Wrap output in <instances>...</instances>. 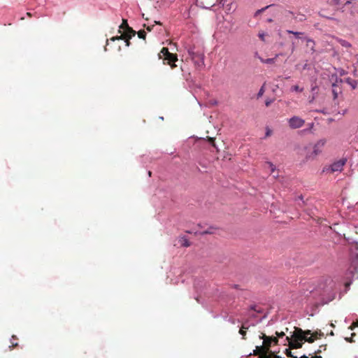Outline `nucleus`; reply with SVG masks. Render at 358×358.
Wrapping results in <instances>:
<instances>
[{
    "instance_id": "14",
    "label": "nucleus",
    "mask_w": 358,
    "mask_h": 358,
    "mask_svg": "<svg viewBox=\"0 0 358 358\" xmlns=\"http://www.w3.org/2000/svg\"><path fill=\"white\" fill-rule=\"evenodd\" d=\"M286 32L288 34H293L296 38H301V36L303 34V33L302 32L294 31L292 30H287Z\"/></svg>"
},
{
    "instance_id": "23",
    "label": "nucleus",
    "mask_w": 358,
    "mask_h": 358,
    "mask_svg": "<svg viewBox=\"0 0 358 358\" xmlns=\"http://www.w3.org/2000/svg\"><path fill=\"white\" fill-rule=\"evenodd\" d=\"M264 92H265V90H264V85L262 86L259 92L257 93V98L261 97L264 94Z\"/></svg>"
},
{
    "instance_id": "35",
    "label": "nucleus",
    "mask_w": 358,
    "mask_h": 358,
    "mask_svg": "<svg viewBox=\"0 0 358 358\" xmlns=\"http://www.w3.org/2000/svg\"><path fill=\"white\" fill-rule=\"evenodd\" d=\"M271 131L269 129H267V131L266 132V137H268L271 135Z\"/></svg>"
},
{
    "instance_id": "15",
    "label": "nucleus",
    "mask_w": 358,
    "mask_h": 358,
    "mask_svg": "<svg viewBox=\"0 0 358 358\" xmlns=\"http://www.w3.org/2000/svg\"><path fill=\"white\" fill-rule=\"evenodd\" d=\"M292 348H291L289 346V348H286L285 350V354L286 355L287 357H291V358H294V357H296V356H294L293 354L292 353Z\"/></svg>"
},
{
    "instance_id": "43",
    "label": "nucleus",
    "mask_w": 358,
    "mask_h": 358,
    "mask_svg": "<svg viewBox=\"0 0 358 358\" xmlns=\"http://www.w3.org/2000/svg\"><path fill=\"white\" fill-rule=\"evenodd\" d=\"M148 175H149V176H151L152 172L151 171H148Z\"/></svg>"
},
{
    "instance_id": "5",
    "label": "nucleus",
    "mask_w": 358,
    "mask_h": 358,
    "mask_svg": "<svg viewBox=\"0 0 358 358\" xmlns=\"http://www.w3.org/2000/svg\"><path fill=\"white\" fill-rule=\"evenodd\" d=\"M119 33L128 34L129 36L133 37L136 35V31L129 26L127 20H122L121 25L119 27Z\"/></svg>"
},
{
    "instance_id": "11",
    "label": "nucleus",
    "mask_w": 358,
    "mask_h": 358,
    "mask_svg": "<svg viewBox=\"0 0 358 358\" xmlns=\"http://www.w3.org/2000/svg\"><path fill=\"white\" fill-rule=\"evenodd\" d=\"M265 351V347L263 346H257L256 349L253 351L254 355H259L262 352Z\"/></svg>"
},
{
    "instance_id": "16",
    "label": "nucleus",
    "mask_w": 358,
    "mask_h": 358,
    "mask_svg": "<svg viewBox=\"0 0 358 358\" xmlns=\"http://www.w3.org/2000/svg\"><path fill=\"white\" fill-rule=\"evenodd\" d=\"M313 334L317 339L320 338L321 337L324 336V333L321 330H317V331H314L313 333Z\"/></svg>"
},
{
    "instance_id": "12",
    "label": "nucleus",
    "mask_w": 358,
    "mask_h": 358,
    "mask_svg": "<svg viewBox=\"0 0 358 358\" xmlns=\"http://www.w3.org/2000/svg\"><path fill=\"white\" fill-rule=\"evenodd\" d=\"M268 351L269 350H265L264 352H262L259 355V358H273V355H275L273 353H271V355H268Z\"/></svg>"
},
{
    "instance_id": "36",
    "label": "nucleus",
    "mask_w": 358,
    "mask_h": 358,
    "mask_svg": "<svg viewBox=\"0 0 358 358\" xmlns=\"http://www.w3.org/2000/svg\"><path fill=\"white\" fill-rule=\"evenodd\" d=\"M213 232L210 230H206L204 231L202 234H212Z\"/></svg>"
},
{
    "instance_id": "38",
    "label": "nucleus",
    "mask_w": 358,
    "mask_h": 358,
    "mask_svg": "<svg viewBox=\"0 0 358 358\" xmlns=\"http://www.w3.org/2000/svg\"><path fill=\"white\" fill-rule=\"evenodd\" d=\"M183 245L185 247H189L190 244L187 241H185V243L183 244Z\"/></svg>"
},
{
    "instance_id": "40",
    "label": "nucleus",
    "mask_w": 358,
    "mask_h": 358,
    "mask_svg": "<svg viewBox=\"0 0 358 358\" xmlns=\"http://www.w3.org/2000/svg\"><path fill=\"white\" fill-rule=\"evenodd\" d=\"M155 24H162V23L159 21H155Z\"/></svg>"
},
{
    "instance_id": "3",
    "label": "nucleus",
    "mask_w": 358,
    "mask_h": 358,
    "mask_svg": "<svg viewBox=\"0 0 358 358\" xmlns=\"http://www.w3.org/2000/svg\"><path fill=\"white\" fill-rule=\"evenodd\" d=\"M326 143L325 139H320L313 146V151L311 152L307 153L306 155V160H312L317 157L318 155H320L322 151V148L324 146Z\"/></svg>"
},
{
    "instance_id": "24",
    "label": "nucleus",
    "mask_w": 358,
    "mask_h": 358,
    "mask_svg": "<svg viewBox=\"0 0 358 358\" xmlns=\"http://www.w3.org/2000/svg\"><path fill=\"white\" fill-rule=\"evenodd\" d=\"M275 58H269L266 59L265 60H262V62L266 63V64H273L275 62Z\"/></svg>"
},
{
    "instance_id": "13",
    "label": "nucleus",
    "mask_w": 358,
    "mask_h": 358,
    "mask_svg": "<svg viewBox=\"0 0 358 358\" xmlns=\"http://www.w3.org/2000/svg\"><path fill=\"white\" fill-rule=\"evenodd\" d=\"M247 329H248V327H245V324H243L239 330V334L242 335L243 339H245Z\"/></svg>"
},
{
    "instance_id": "17",
    "label": "nucleus",
    "mask_w": 358,
    "mask_h": 358,
    "mask_svg": "<svg viewBox=\"0 0 358 358\" xmlns=\"http://www.w3.org/2000/svg\"><path fill=\"white\" fill-rule=\"evenodd\" d=\"M317 338L312 334L310 337L306 336L303 340V342H308L309 343H313Z\"/></svg>"
},
{
    "instance_id": "42",
    "label": "nucleus",
    "mask_w": 358,
    "mask_h": 358,
    "mask_svg": "<svg viewBox=\"0 0 358 358\" xmlns=\"http://www.w3.org/2000/svg\"><path fill=\"white\" fill-rule=\"evenodd\" d=\"M300 358H309V357L306 355H303Z\"/></svg>"
},
{
    "instance_id": "8",
    "label": "nucleus",
    "mask_w": 358,
    "mask_h": 358,
    "mask_svg": "<svg viewBox=\"0 0 358 358\" xmlns=\"http://www.w3.org/2000/svg\"><path fill=\"white\" fill-rule=\"evenodd\" d=\"M121 35L120 36H113L110 38V41H117V40H123L124 38H127V37H129V38H132L131 36H129L128 34H124V33H120Z\"/></svg>"
},
{
    "instance_id": "39",
    "label": "nucleus",
    "mask_w": 358,
    "mask_h": 358,
    "mask_svg": "<svg viewBox=\"0 0 358 358\" xmlns=\"http://www.w3.org/2000/svg\"><path fill=\"white\" fill-rule=\"evenodd\" d=\"M351 3V0H347L345 2V5Z\"/></svg>"
},
{
    "instance_id": "41",
    "label": "nucleus",
    "mask_w": 358,
    "mask_h": 358,
    "mask_svg": "<svg viewBox=\"0 0 358 358\" xmlns=\"http://www.w3.org/2000/svg\"><path fill=\"white\" fill-rule=\"evenodd\" d=\"M27 16H29V17H31V16H32L31 13H29V12H28V13H27Z\"/></svg>"
},
{
    "instance_id": "7",
    "label": "nucleus",
    "mask_w": 358,
    "mask_h": 358,
    "mask_svg": "<svg viewBox=\"0 0 358 358\" xmlns=\"http://www.w3.org/2000/svg\"><path fill=\"white\" fill-rule=\"evenodd\" d=\"M346 162L345 159H341L337 162H335L333 163L329 169L327 170H330L331 173L337 172V171H341L343 169V166L345 165Z\"/></svg>"
},
{
    "instance_id": "31",
    "label": "nucleus",
    "mask_w": 358,
    "mask_h": 358,
    "mask_svg": "<svg viewBox=\"0 0 358 358\" xmlns=\"http://www.w3.org/2000/svg\"><path fill=\"white\" fill-rule=\"evenodd\" d=\"M355 336V333H352V334H351V338H345V340H346L347 341H348V342H350V343L354 342V341H353V339H352V337H353V336Z\"/></svg>"
},
{
    "instance_id": "37",
    "label": "nucleus",
    "mask_w": 358,
    "mask_h": 358,
    "mask_svg": "<svg viewBox=\"0 0 358 358\" xmlns=\"http://www.w3.org/2000/svg\"><path fill=\"white\" fill-rule=\"evenodd\" d=\"M259 38H260L262 41H264V34H259Z\"/></svg>"
},
{
    "instance_id": "34",
    "label": "nucleus",
    "mask_w": 358,
    "mask_h": 358,
    "mask_svg": "<svg viewBox=\"0 0 358 358\" xmlns=\"http://www.w3.org/2000/svg\"><path fill=\"white\" fill-rule=\"evenodd\" d=\"M143 26H144V27L146 28L147 31H150L152 29V27H153L154 25H152V26H146L145 24H144Z\"/></svg>"
},
{
    "instance_id": "4",
    "label": "nucleus",
    "mask_w": 358,
    "mask_h": 358,
    "mask_svg": "<svg viewBox=\"0 0 358 358\" xmlns=\"http://www.w3.org/2000/svg\"><path fill=\"white\" fill-rule=\"evenodd\" d=\"M287 122L289 127L292 129H299L305 124V120L299 116H293Z\"/></svg>"
},
{
    "instance_id": "22",
    "label": "nucleus",
    "mask_w": 358,
    "mask_h": 358,
    "mask_svg": "<svg viewBox=\"0 0 358 358\" xmlns=\"http://www.w3.org/2000/svg\"><path fill=\"white\" fill-rule=\"evenodd\" d=\"M268 8V6H266V7H264V8H262V9L257 10L255 12V13L254 16H255V17H257L259 15H260L263 11H264V10H265L266 9H267Z\"/></svg>"
},
{
    "instance_id": "25",
    "label": "nucleus",
    "mask_w": 358,
    "mask_h": 358,
    "mask_svg": "<svg viewBox=\"0 0 358 358\" xmlns=\"http://www.w3.org/2000/svg\"><path fill=\"white\" fill-rule=\"evenodd\" d=\"M292 90L295 92H302L303 89L300 88L298 85H294L292 87Z\"/></svg>"
},
{
    "instance_id": "6",
    "label": "nucleus",
    "mask_w": 358,
    "mask_h": 358,
    "mask_svg": "<svg viewBox=\"0 0 358 358\" xmlns=\"http://www.w3.org/2000/svg\"><path fill=\"white\" fill-rule=\"evenodd\" d=\"M260 338H262L264 340V342H263L264 345L262 346L265 347V350H269L271 343L278 344V339L277 337L267 336L265 334H263L262 336H260Z\"/></svg>"
},
{
    "instance_id": "32",
    "label": "nucleus",
    "mask_w": 358,
    "mask_h": 358,
    "mask_svg": "<svg viewBox=\"0 0 358 358\" xmlns=\"http://www.w3.org/2000/svg\"><path fill=\"white\" fill-rule=\"evenodd\" d=\"M131 38H129V37H127V38H124L123 40L125 41V43H126V45L127 46H129L130 45V42H129V39H131Z\"/></svg>"
},
{
    "instance_id": "33",
    "label": "nucleus",
    "mask_w": 358,
    "mask_h": 358,
    "mask_svg": "<svg viewBox=\"0 0 358 358\" xmlns=\"http://www.w3.org/2000/svg\"><path fill=\"white\" fill-rule=\"evenodd\" d=\"M334 99H336L338 97V92L335 89H333L332 90Z\"/></svg>"
},
{
    "instance_id": "26",
    "label": "nucleus",
    "mask_w": 358,
    "mask_h": 358,
    "mask_svg": "<svg viewBox=\"0 0 358 358\" xmlns=\"http://www.w3.org/2000/svg\"><path fill=\"white\" fill-rule=\"evenodd\" d=\"M358 327V320H356L355 322H353L352 323V324L350 325V327H349V329L351 330H353L355 327Z\"/></svg>"
},
{
    "instance_id": "44",
    "label": "nucleus",
    "mask_w": 358,
    "mask_h": 358,
    "mask_svg": "<svg viewBox=\"0 0 358 358\" xmlns=\"http://www.w3.org/2000/svg\"><path fill=\"white\" fill-rule=\"evenodd\" d=\"M330 335L333 336V335H334V332H333V331H331V332L330 333Z\"/></svg>"
},
{
    "instance_id": "21",
    "label": "nucleus",
    "mask_w": 358,
    "mask_h": 358,
    "mask_svg": "<svg viewBox=\"0 0 358 358\" xmlns=\"http://www.w3.org/2000/svg\"><path fill=\"white\" fill-rule=\"evenodd\" d=\"M327 345H322L319 347V349L315 352V354H320L322 350H326Z\"/></svg>"
},
{
    "instance_id": "29",
    "label": "nucleus",
    "mask_w": 358,
    "mask_h": 358,
    "mask_svg": "<svg viewBox=\"0 0 358 358\" xmlns=\"http://www.w3.org/2000/svg\"><path fill=\"white\" fill-rule=\"evenodd\" d=\"M275 335L278 338H282V337H284L285 336V334L284 331H281V332L276 331L275 332Z\"/></svg>"
},
{
    "instance_id": "10",
    "label": "nucleus",
    "mask_w": 358,
    "mask_h": 358,
    "mask_svg": "<svg viewBox=\"0 0 358 358\" xmlns=\"http://www.w3.org/2000/svg\"><path fill=\"white\" fill-rule=\"evenodd\" d=\"M17 336H15V335L12 336L11 339H10V344L11 345L9 346V348L10 349H13V348H15V347H17L18 345V343H17Z\"/></svg>"
},
{
    "instance_id": "2",
    "label": "nucleus",
    "mask_w": 358,
    "mask_h": 358,
    "mask_svg": "<svg viewBox=\"0 0 358 358\" xmlns=\"http://www.w3.org/2000/svg\"><path fill=\"white\" fill-rule=\"evenodd\" d=\"M159 57L164 61V64L170 65L171 69L176 66L175 62L178 61V56L176 54L171 53L167 48H162Z\"/></svg>"
},
{
    "instance_id": "9",
    "label": "nucleus",
    "mask_w": 358,
    "mask_h": 358,
    "mask_svg": "<svg viewBox=\"0 0 358 358\" xmlns=\"http://www.w3.org/2000/svg\"><path fill=\"white\" fill-rule=\"evenodd\" d=\"M306 46L313 52H315V41L310 38H306Z\"/></svg>"
},
{
    "instance_id": "20",
    "label": "nucleus",
    "mask_w": 358,
    "mask_h": 358,
    "mask_svg": "<svg viewBox=\"0 0 358 358\" xmlns=\"http://www.w3.org/2000/svg\"><path fill=\"white\" fill-rule=\"evenodd\" d=\"M341 0H327L328 3L330 5H339Z\"/></svg>"
},
{
    "instance_id": "27",
    "label": "nucleus",
    "mask_w": 358,
    "mask_h": 358,
    "mask_svg": "<svg viewBox=\"0 0 358 358\" xmlns=\"http://www.w3.org/2000/svg\"><path fill=\"white\" fill-rule=\"evenodd\" d=\"M208 142L214 147L215 148V138L212 137H208Z\"/></svg>"
},
{
    "instance_id": "19",
    "label": "nucleus",
    "mask_w": 358,
    "mask_h": 358,
    "mask_svg": "<svg viewBox=\"0 0 358 358\" xmlns=\"http://www.w3.org/2000/svg\"><path fill=\"white\" fill-rule=\"evenodd\" d=\"M347 83L352 86L353 89H355L357 86V83L355 80H352L350 78L347 79Z\"/></svg>"
},
{
    "instance_id": "28",
    "label": "nucleus",
    "mask_w": 358,
    "mask_h": 358,
    "mask_svg": "<svg viewBox=\"0 0 358 358\" xmlns=\"http://www.w3.org/2000/svg\"><path fill=\"white\" fill-rule=\"evenodd\" d=\"M266 164L268 166V167L270 168L271 171L273 172L275 169V166L271 162H267Z\"/></svg>"
},
{
    "instance_id": "45",
    "label": "nucleus",
    "mask_w": 358,
    "mask_h": 358,
    "mask_svg": "<svg viewBox=\"0 0 358 358\" xmlns=\"http://www.w3.org/2000/svg\"><path fill=\"white\" fill-rule=\"evenodd\" d=\"M294 358H298V357H294Z\"/></svg>"
},
{
    "instance_id": "30",
    "label": "nucleus",
    "mask_w": 358,
    "mask_h": 358,
    "mask_svg": "<svg viewBox=\"0 0 358 358\" xmlns=\"http://www.w3.org/2000/svg\"><path fill=\"white\" fill-rule=\"evenodd\" d=\"M273 99H268L266 100L265 104L268 107V106H269L273 103Z\"/></svg>"
},
{
    "instance_id": "1",
    "label": "nucleus",
    "mask_w": 358,
    "mask_h": 358,
    "mask_svg": "<svg viewBox=\"0 0 358 358\" xmlns=\"http://www.w3.org/2000/svg\"><path fill=\"white\" fill-rule=\"evenodd\" d=\"M310 330L303 331L301 328L294 327V331L291 332L289 336H286L284 345H288L291 348H301L303 340L308 335H312Z\"/></svg>"
},
{
    "instance_id": "18",
    "label": "nucleus",
    "mask_w": 358,
    "mask_h": 358,
    "mask_svg": "<svg viewBox=\"0 0 358 358\" xmlns=\"http://www.w3.org/2000/svg\"><path fill=\"white\" fill-rule=\"evenodd\" d=\"M138 38L145 40L146 37V32L144 30H140L138 31Z\"/></svg>"
}]
</instances>
